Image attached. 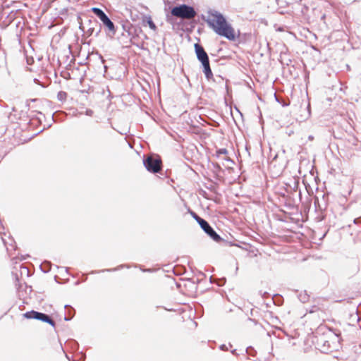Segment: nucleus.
I'll use <instances>...</instances> for the list:
<instances>
[{
	"label": "nucleus",
	"mask_w": 361,
	"mask_h": 361,
	"mask_svg": "<svg viewBox=\"0 0 361 361\" xmlns=\"http://www.w3.org/2000/svg\"><path fill=\"white\" fill-rule=\"evenodd\" d=\"M207 23L217 35L230 41H235L240 36L239 31H235L224 16L218 12L209 13Z\"/></svg>",
	"instance_id": "nucleus-1"
},
{
	"label": "nucleus",
	"mask_w": 361,
	"mask_h": 361,
	"mask_svg": "<svg viewBox=\"0 0 361 361\" xmlns=\"http://www.w3.org/2000/svg\"><path fill=\"white\" fill-rule=\"evenodd\" d=\"M171 15L182 19L190 20L195 17L196 11L194 8L186 4L175 6L171 9Z\"/></svg>",
	"instance_id": "nucleus-2"
},
{
	"label": "nucleus",
	"mask_w": 361,
	"mask_h": 361,
	"mask_svg": "<svg viewBox=\"0 0 361 361\" xmlns=\"http://www.w3.org/2000/svg\"><path fill=\"white\" fill-rule=\"evenodd\" d=\"M144 166L151 173H159L162 168V161L159 157L149 156L144 160Z\"/></svg>",
	"instance_id": "nucleus-3"
},
{
	"label": "nucleus",
	"mask_w": 361,
	"mask_h": 361,
	"mask_svg": "<svg viewBox=\"0 0 361 361\" xmlns=\"http://www.w3.org/2000/svg\"><path fill=\"white\" fill-rule=\"evenodd\" d=\"M92 11L101 20L104 25L111 31L114 30V25L108 16L99 8L94 7L92 8Z\"/></svg>",
	"instance_id": "nucleus-4"
},
{
	"label": "nucleus",
	"mask_w": 361,
	"mask_h": 361,
	"mask_svg": "<svg viewBox=\"0 0 361 361\" xmlns=\"http://www.w3.org/2000/svg\"><path fill=\"white\" fill-rule=\"evenodd\" d=\"M200 226L204 230V231L214 240L216 242H220L221 240V238L213 230V228L204 219L201 220V222H200Z\"/></svg>",
	"instance_id": "nucleus-5"
},
{
	"label": "nucleus",
	"mask_w": 361,
	"mask_h": 361,
	"mask_svg": "<svg viewBox=\"0 0 361 361\" xmlns=\"http://www.w3.org/2000/svg\"><path fill=\"white\" fill-rule=\"evenodd\" d=\"M195 53H196L197 57L199 61H201L208 59L207 54L206 53L204 48L200 44H199L197 43L195 44Z\"/></svg>",
	"instance_id": "nucleus-6"
},
{
	"label": "nucleus",
	"mask_w": 361,
	"mask_h": 361,
	"mask_svg": "<svg viewBox=\"0 0 361 361\" xmlns=\"http://www.w3.org/2000/svg\"><path fill=\"white\" fill-rule=\"evenodd\" d=\"M201 62L204 67V73L207 78V79L212 78L213 76V73H212L211 68H210L209 58L205 60L201 61Z\"/></svg>",
	"instance_id": "nucleus-7"
},
{
	"label": "nucleus",
	"mask_w": 361,
	"mask_h": 361,
	"mask_svg": "<svg viewBox=\"0 0 361 361\" xmlns=\"http://www.w3.org/2000/svg\"><path fill=\"white\" fill-rule=\"evenodd\" d=\"M38 320L49 324L53 327L55 326V322L48 315L39 312L38 315Z\"/></svg>",
	"instance_id": "nucleus-8"
},
{
	"label": "nucleus",
	"mask_w": 361,
	"mask_h": 361,
	"mask_svg": "<svg viewBox=\"0 0 361 361\" xmlns=\"http://www.w3.org/2000/svg\"><path fill=\"white\" fill-rule=\"evenodd\" d=\"M39 314V312L32 310V311H29V312L24 313L23 314V317H25L27 319H38Z\"/></svg>",
	"instance_id": "nucleus-9"
},
{
	"label": "nucleus",
	"mask_w": 361,
	"mask_h": 361,
	"mask_svg": "<svg viewBox=\"0 0 361 361\" xmlns=\"http://www.w3.org/2000/svg\"><path fill=\"white\" fill-rule=\"evenodd\" d=\"M147 24L149 25V27L153 30H155L157 29V26L154 23V22L152 21V20L151 19V18H148L147 19Z\"/></svg>",
	"instance_id": "nucleus-10"
},
{
	"label": "nucleus",
	"mask_w": 361,
	"mask_h": 361,
	"mask_svg": "<svg viewBox=\"0 0 361 361\" xmlns=\"http://www.w3.org/2000/svg\"><path fill=\"white\" fill-rule=\"evenodd\" d=\"M191 215L192 217L197 221V223L200 224V222H201V220H204L201 217H200L196 213L191 212Z\"/></svg>",
	"instance_id": "nucleus-11"
},
{
	"label": "nucleus",
	"mask_w": 361,
	"mask_h": 361,
	"mask_svg": "<svg viewBox=\"0 0 361 361\" xmlns=\"http://www.w3.org/2000/svg\"><path fill=\"white\" fill-rule=\"evenodd\" d=\"M279 162V157L278 156H276L274 157V159L271 161V164H270V166L271 167H276L277 164Z\"/></svg>",
	"instance_id": "nucleus-12"
},
{
	"label": "nucleus",
	"mask_w": 361,
	"mask_h": 361,
	"mask_svg": "<svg viewBox=\"0 0 361 361\" xmlns=\"http://www.w3.org/2000/svg\"><path fill=\"white\" fill-rule=\"evenodd\" d=\"M286 165H287V161H283V163L281 164V171H282L286 167Z\"/></svg>",
	"instance_id": "nucleus-13"
},
{
	"label": "nucleus",
	"mask_w": 361,
	"mask_h": 361,
	"mask_svg": "<svg viewBox=\"0 0 361 361\" xmlns=\"http://www.w3.org/2000/svg\"><path fill=\"white\" fill-rule=\"evenodd\" d=\"M226 152H227V151L225 149H220L219 151H218V153H220V154H226Z\"/></svg>",
	"instance_id": "nucleus-14"
}]
</instances>
